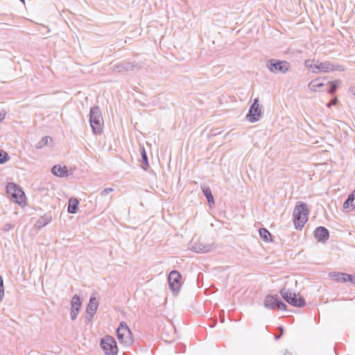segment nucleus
Wrapping results in <instances>:
<instances>
[{
	"label": "nucleus",
	"mask_w": 355,
	"mask_h": 355,
	"mask_svg": "<svg viewBox=\"0 0 355 355\" xmlns=\"http://www.w3.org/2000/svg\"><path fill=\"white\" fill-rule=\"evenodd\" d=\"M305 67L313 73H318L320 71L328 73L330 71H343L345 67L340 64H334L329 61L314 62L313 60H306L304 62Z\"/></svg>",
	"instance_id": "nucleus-1"
},
{
	"label": "nucleus",
	"mask_w": 355,
	"mask_h": 355,
	"mask_svg": "<svg viewBox=\"0 0 355 355\" xmlns=\"http://www.w3.org/2000/svg\"><path fill=\"white\" fill-rule=\"evenodd\" d=\"M309 209L307 205L301 201H298L293 212V224L296 230H302L306 223L308 221Z\"/></svg>",
	"instance_id": "nucleus-2"
},
{
	"label": "nucleus",
	"mask_w": 355,
	"mask_h": 355,
	"mask_svg": "<svg viewBox=\"0 0 355 355\" xmlns=\"http://www.w3.org/2000/svg\"><path fill=\"white\" fill-rule=\"evenodd\" d=\"M89 123L94 135L101 134L103 128V119L99 107L94 106L90 108Z\"/></svg>",
	"instance_id": "nucleus-3"
},
{
	"label": "nucleus",
	"mask_w": 355,
	"mask_h": 355,
	"mask_svg": "<svg viewBox=\"0 0 355 355\" xmlns=\"http://www.w3.org/2000/svg\"><path fill=\"white\" fill-rule=\"evenodd\" d=\"M6 192L11 196L14 202L21 207L26 205V197L22 189L16 183L10 182L6 185Z\"/></svg>",
	"instance_id": "nucleus-4"
},
{
	"label": "nucleus",
	"mask_w": 355,
	"mask_h": 355,
	"mask_svg": "<svg viewBox=\"0 0 355 355\" xmlns=\"http://www.w3.org/2000/svg\"><path fill=\"white\" fill-rule=\"evenodd\" d=\"M279 294L288 304L293 306L302 308L306 305V300L302 296L291 292L289 289L283 288L280 289Z\"/></svg>",
	"instance_id": "nucleus-5"
},
{
	"label": "nucleus",
	"mask_w": 355,
	"mask_h": 355,
	"mask_svg": "<svg viewBox=\"0 0 355 355\" xmlns=\"http://www.w3.org/2000/svg\"><path fill=\"white\" fill-rule=\"evenodd\" d=\"M116 336L119 342L126 346L133 343L132 332L125 322H121L116 329Z\"/></svg>",
	"instance_id": "nucleus-6"
},
{
	"label": "nucleus",
	"mask_w": 355,
	"mask_h": 355,
	"mask_svg": "<svg viewBox=\"0 0 355 355\" xmlns=\"http://www.w3.org/2000/svg\"><path fill=\"white\" fill-rule=\"evenodd\" d=\"M267 69L272 73H286L291 68V64L286 60L269 59L266 62Z\"/></svg>",
	"instance_id": "nucleus-7"
},
{
	"label": "nucleus",
	"mask_w": 355,
	"mask_h": 355,
	"mask_svg": "<svg viewBox=\"0 0 355 355\" xmlns=\"http://www.w3.org/2000/svg\"><path fill=\"white\" fill-rule=\"evenodd\" d=\"M100 347L105 355H116L119 351L116 340L109 335L101 339Z\"/></svg>",
	"instance_id": "nucleus-8"
},
{
	"label": "nucleus",
	"mask_w": 355,
	"mask_h": 355,
	"mask_svg": "<svg viewBox=\"0 0 355 355\" xmlns=\"http://www.w3.org/2000/svg\"><path fill=\"white\" fill-rule=\"evenodd\" d=\"M259 98H255L250 105L248 112L246 114L247 120L250 123H255L260 120L263 114V107L259 103Z\"/></svg>",
	"instance_id": "nucleus-9"
},
{
	"label": "nucleus",
	"mask_w": 355,
	"mask_h": 355,
	"mask_svg": "<svg viewBox=\"0 0 355 355\" xmlns=\"http://www.w3.org/2000/svg\"><path fill=\"white\" fill-rule=\"evenodd\" d=\"M182 278L181 273L176 270H171L168 276L169 288L175 295L179 293L181 288Z\"/></svg>",
	"instance_id": "nucleus-10"
},
{
	"label": "nucleus",
	"mask_w": 355,
	"mask_h": 355,
	"mask_svg": "<svg viewBox=\"0 0 355 355\" xmlns=\"http://www.w3.org/2000/svg\"><path fill=\"white\" fill-rule=\"evenodd\" d=\"M82 307V298L80 295L75 294L71 300L70 318L76 320Z\"/></svg>",
	"instance_id": "nucleus-11"
},
{
	"label": "nucleus",
	"mask_w": 355,
	"mask_h": 355,
	"mask_svg": "<svg viewBox=\"0 0 355 355\" xmlns=\"http://www.w3.org/2000/svg\"><path fill=\"white\" fill-rule=\"evenodd\" d=\"M140 65L136 62L123 60L113 65L112 69L116 72L130 71L135 68H139Z\"/></svg>",
	"instance_id": "nucleus-12"
},
{
	"label": "nucleus",
	"mask_w": 355,
	"mask_h": 355,
	"mask_svg": "<svg viewBox=\"0 0 355 355\" xmlns=\"http://www.w3.org/2000/svg\"><path fill=\"white\" fill-rule=\"evenodd\" d=\"M313 236L318 242L325 243L329 239V232L325 227L319 226L314 230Z\"/></svg>",
	"instance_id": "nucleus-13"
},
{
	"label": "nucleus",
	"mask_w": 355,
	"mask_h": 355,
	"mask_svg": "<svg viewBox=\"0 0 355 355\" xmlns=\"http://www.w3.org/2000/svg\"><path fill=\"white\" fill-rule=\"evenodd\" d=\"M279 299L277 295L268 294L264 298L263 306L268 310H275Z\"/></svg>",
	"instance_id": "nucleus-14"
},
{
	"label": "nucleus",
	"mask_w": 355,
	"mask_h": 355,
	"mask_svg": "<svg viewBox=\"0 0 355 355\" xmlns=\"http://www.w3.org/2000/svg\"><path fill=\"white\" fill-rule=\"evenodd\" d=\"M51 173L57 177L64 178L69 175L68 169L65 166H61L60 164L54 165L51 170Z\"/></svg>",
	"instance_id": "nucleus-15"
},
{
	"label": "nucleus",
	"mask_w": 355,
	"mask_h": 355,
	"mask_svg": "<svg viewBox=\"0 0 355 355\" xmlns=\"http://www.w3.org/2000/svg\"><path fill=\"white\" fill-rule=\"evenodd\" d=\"M52 220V215L50 213H47L40 216L36 223L35 226L37 229L40 230L49 224Z\"/></svg>",
	"instance_id": "nucleus-16"
},
{
	"label": "nucleus",
	"mask_w": 355,
	"mask_h": 355,
	"mask_svg": "<svg viewBox=\"0 0 355 355\" xmlns=\"http://www.w3.org/2000/svg\"><path fill=\"white\" fill-rule=\"evenodd\" d=\"M324 80H326L320 78H315L309 83L308 87L311 91L317 92L327 85Z\"/></svg>",
	"instance_id": "nucleus-17"
},
{
	"label": "nucleus",
	"mask_w": 355,
	"mask_h": 355,
	"mask_svg": "<svg viewBox=\"0 0 355 355\" xmlns=\"http://www.w3.org/2000/svg\"><path fill=\"white\" fill-rule=\"evenodd\" d=\"M98 304L99 302L98 299L95 296L92 295L89 298V303L86 306V313L95 314L98 309Z\"/></svg>",
	"instance_id": "nucleus-18"
},
{
	"label": "nucleus",
	"mask_w": 355,
	"mask_h": 355,
	"mask_svg": "<svg viewBox=\"0 0 355 355\" xmlns=\"http://www.w3.org/2000/svg\"><path fill=\"white\" fill-rule=\"evenodd\" d=\"M201 189H202V193L207 198V202L209 204V207L210 208L213 207L215 205V200H214V196L212 195L210 187L203 184V185H201Z\"/></svg>",
	"instance_id": "nucleus-19"
},
{
	"label": "nucleus",
	"mask_w": 355,
	"mask_h": 355,
	"mask_svg": "<svg viewBox=\"0 0 355 355\" xmlns=\"http://www.w3.org/2000/svg\"><path fill=\"white\" fill-rule=\"evenodd\" d=\"M211 245L203 244L200 242L195 243L192 247L191 250L197 253H205L211 250Z\"/></svg>",
	"instance_id": "nucleus-20"
},
{
	"label": "nucleus",
	"mask_w": 355,
	"mask_h": 355,
	"mask_svg": "<svg viewBox=\"0 0 355 355\" xmlns=\"http://www.w3.org/2000/svg\"><path fill=\"white\" fill-rule=\"evenodd\" d=\"M340 83V80H336L334 81H327L325 88L322 89V91H325L329 94H334L338 89V85Z\"/></svg>",
	"instance_id": "nucleus-21"
},
{
	"label": "nucleus",
	"mask_w": 355,
	"mask_h": 355,
	"mask_svg": "<svg viewBox=\"0 0 355 355\" xmlns=\"http://www.w3.org/2000/svg\"><path fill=\"white\" fill-rule=\"evenodd\" d=\"M139 151L141 155L140 162L142 163V168L144 171H147L149 167V161L147 155L146 150L144 145H140Z\"/></svg>",
	"instance_id": "nucleus-22"
},
{
	"label": "nucleus",
	"mask_w": 355,
	"mask_h": 355,
	"mask_svg": "<svg viewBox=\"0 0 355 355\" xmlns=\"http://www.w3.org/2000/svg\"><path fill=\"white\" fill-rule=\"evenodd\" d=\"M347 274L345 272H331L329 273V277L337 282L345 283L347 282Z\"/></svg>",
	"instance_id": "nucleus-23"
},
{
	"label": "nucleus",
	"mask_w": 355,
	"mask_h": 355,
	"mask_svg": "<svg viewBox=\"0 0 355 355\" xmlns=\"http://www.w3.org/2000/svg\"><path fill=\"white\" fill-rule=\"evenodd\" d=\"M79 201L76 198H71L68 201L67 211L69 214H76L78 211Z\"/></svg>",
	"instance_id": "nucleus-24"
},
{
	"label": "nucleus",
	"mask_w": 355,
	"mask_h": 355,
	"mask_svg": "<svg viewBox=\"0 0 355 355\" xmlns=\"http://www.w3.org/2000/svg\"><path fill=\"white\" fill-rule=\"evenodd\" d=\"M355 208V190L351 193L343 203V209H354Z\"/></svg>",
	"instance_id": "nucleus-25"
},
{
	"label": "nucleus",
	"mask_w": 355,
	"mask_h": 355,
	"mask_svg": "<svg viewBox=\"0 0 355 355\" xmlns=\"http://www.w3.org/2000/svg\"><path fill=\"white\" fill-rule=\"evenodd\" d=\"M53 142V138L49 136L43 137L36 144L37 149H41L44 146H51Z\"/></svg>",
	"instance_id": "nucleus-26"
},
{
	"label": "nucleus",
	"mask_w": 355,
	"mask_h": 355,
	"mask_svg": "<svg viewBox=\"0 0 355 355\" xmlns=\"http://www.w3.org/2000/svg\"><path fill=\"white\" fill-rule=\"evenodd\" d=\"M260 238L265 242L272 241V234L266 228H260L259 230Z\"/></svg>",
	"instance_id": "nucleus-27"
},
{
	"label": "nucleus",
	"mask_w": 355,
	"mask_h": 355,
	"mask_svg": "<svg viewBox=\"0 0 355 355\" xmlns=\"http://www.w3.org/2000/svg\"><path fill=\"white\" fill-rule=\"evenodd\" d=\"M10 159V157L8 155V154L3 151V150H0V164H3L4 163H6V162H8Z\"/></svg>",
	"instance_id": "nucleus-28"
},
{
	"label": "nucleus",
	"mask_w": 355,
	"mask_h": 355,
	"mask_svg": "<svg viewBox=\"0 0 355 355\" xmlns=\"http://www.w3.org/2000/svg\"><path fill=\"white\" fill-rule=\"evenodd\" d=\"M4 297V285L3 279L1 275H0V302H1Z\"/></svg>",
	"instance_id": "nucleus-29"
},
{
	"label": "nucleus",
	"mask_w": 355,
	"mask_h": 355,
	"mask_svg": "<svg viewBox=\"0 0 355 355\" xmlns=\"http://www.w3.org/2000/svg\"><path fill=\"white\" fill-rule=\"evenodd\" d=\"M287 308V305L279 299L277 305V309L286 311L288 310Z\"/></svg>",
	"instance_id": "nucleus-30"
},
{
	"label": "nucleus",
	"mask_w": 355,
	"mask_h": 355,
	"mask_svg": "<svg viewBox=\"0 0 355 355\" xmlns=\"http://www.w3.org/2000/svg\"><path fill=\"white\" fill-rule=\"evenodd\" d=\"M113 191H114V189L112 187L105 188L101 191V195L102 196H106V195L109 194L110 193L112 192Z\"/></svg>",
	"instance_id": "nucleus-31"
},
{
	"label": "nucleus",
	"mask_w": 355,
	"mask_h": 355,
	"mask_svg": "<svg viewBox=\"0 0 355 355\" xmlns=\"http://www.w3.org/2000/svg\"><path fill=\"white\" fill-rule=\"evenodd\" d=\"M94 315L95 314H93V313H87V316L85 318V323L87 324L91 323L92 320H93V318H94Z\"/></svg>",
	"instance_id": "nucleus-32"
},
{
	"label": "nucleus",
	"mask_w": 355,
	"mask_h": 355,
	"mask_svg": "<svg viewBox=\"0 0 355 355\" xmlns=\"http://www.w3.org/2000/svg\"><path fill=\"white\" fill-rule=\"evenodd\" d=\"M338 103V98L336 96H334L327 104V106L330 107L332 105H336Z\"/></svg>",
	"instance_id": "nucleus-33"
},
{
	"label": "nucleus",
	"mask_w": 355,
	"mask_h": 355,
	"mask_svg": "<svg viewBox=\"0 0 355 355\" xmlns=\"http://www.w3.org/2000/svg\"><path fill=\"white\" fill-rule=\"evenodd\" d=\"M15 227V225L12 223H6L4 226H3V230L4 232H8L10 231V230L13 229Z\"/></svg>",
	"instance_id": "nucleus-34"
},
{
	"label": "nucleus",
	"mask_w": 355,
	"mask_h": 355,
	"mask_svg": "<svg viewBox=\"0 0 355 355\" xmlns=\"http://www.w3.org/2000/svg\"><path fill=\"white\" fill-rule=\"evenodd\" d=\"M347 282H349L355 284V275L347 274Z\"/></svg>",
	"instance_id": "nucleus-35"
},
{
	"label": "nucleus",
	"mask_w": 355,
	"mask_h": 355,
	"mask_svg": "<svg viewBox=\"0 0 355 355\" xmlns=\"http://www.w3.org/2000/svg\"><path fill=\"white\" fill-rule=\"evenodd\" d=\"M278 329L280 330V334L279 335L275 336V339L276 340H278L282 336V335L284 334V328L282 326H279Z\"/></svg>",
	"instance_id": "nucleus-36"
},
{
	"label": "nucleus",
	"mask_w": 355,
	"mask_h": 355,
	"mask_svg": "<svg viewBox=\"0 0 355 355\" xmlns=\"http://www.w3.org/2000/svg\"><path fill=\"white\" fill-rule=\"evenodd\" d=\"M349 92L355 98V86H352L349 88Z\"/></svg>",
	"instance_id": "nucleus-37"
},
{
	"label": "nucleus",
	"mask_w": 355,
	"mask_h": 355,
	"mask_svg": "<svg viewBox=\"0 0 355 355\" xmlns=\"http://www.w3.org/2000/svg\"><path fill=\"white\" fill-rule=\"evenodd\" d=\"M5 116H6V112H0V122L5 119Z\"/></svg>",
	"instance_id": "nucleus-38"
},
{
	"label": "nucleus",
	"mask_w": 355,
	"mask_h": 355,
	"mask_svg": "<svg viewBox=\"0 0 355 355\" xmlns=\"http://www.w3.org/2000/svg\"><path fill=\"white\" fill-rule=\"evenodd\" d=\"M217 324V320H214L211 324H209V326L211 327V328H214L216 327V325Z\"/></svg>",
	"instance_id": "nucleus-39"
},
{
	"label": "nucleus",
	"mask_w": 355,
	"mask_h": 355,
	"mask_svg": "<svg viewBox=\"0 0 355 355\" xmlns=\"http://www.w3.org/2000/svg\"><path fill=\"white\" fill-rule=\"evenodd\" d=\"M284 355H292L287 349L284 351Z\"/></svg>",
	"instance_id": "nucleus-40"
},
{
	"label": "nucleus",
	"mask_w": 355,
	"mask_h": 355,
	"mask_svg": "<svg viewBox=\"0 0 355 355\" xmlns=\"http://www.w3.org/2000/svg\"><path fill=\"white\" fill-rule=\"evenodd\" d=\"M220 322H225V318H224V317H223V318L220 319Z\"/></svg>",
	"instance_id": "nucleus-41"
},
{
	"label": "nucleus",
	"mask_w": 355,
	"mask_h": 355,
	"mask_svg": "<svg viewBox=\"0 0 355 355\" xmlns=\"http://www.w3.org/2000/svg\"><path fill=\"white\" fill-rule=\"evenodd\" d=\"M19 1L22 2V3H24L25 2V0H19Z\"/></svg>",
	"instance_id": "nucleus-42"
}]
</instances>
